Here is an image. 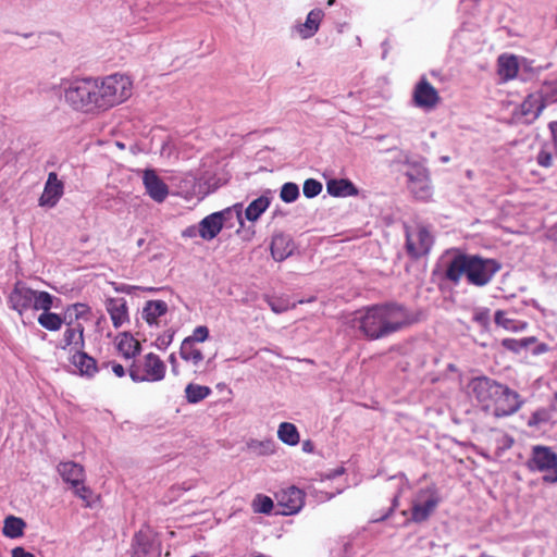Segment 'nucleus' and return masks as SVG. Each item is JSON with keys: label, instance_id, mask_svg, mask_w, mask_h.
Wrapping results in <instances>:
<instances>
[{"label": "nucleus", "instance_id": "nucleus-1", "mask_svg": "<svg viewBox=\"0 0 557 557\" xmlns=\"http://www.w3.org/2000/svg\"><path fill=\"white\" fill-rule=\"evenodd\" d=\"M409 310L399 304L375 305L356 313L354 325L369 339L386 337L413 322Z\"/></svg>", "mask_w": 557, "mask_h": 557}, {"label": "nucleus", "instance_id": "nucleus-2", "mask_svg": "<svg viewBox=\"0 0 557 557\" xmlns=\"http://www.w3.org/2000/svg\"><path fill=\"white\" fill-rule=\"evenodd\" d=\"M500 269L502 264L495 259L458 253L448 262L445 277L457 285L465 276L468 284L483 287L491 283Z\"/></svg>", "mask_w": 557, "mask_h": 557}, {"label": "nucleus", "instance_id": "nucleus-3", "mask_svg": "<svg viewBox=\"0 0 557 557\" xmlns=\"http://www.w3.org/2000/svg\"><path fill=\"white\" fill-rule=\"evenodd\" d=\"M63 98L74 111L86 114L103 112L98 78H77L64 84Z\"/></svg>", "mask_w": 557, "mask_h": 557}, {"label": "nucleus", "instance_id": "nucleus-4", "mask_svg": "<svg viewBox=\"0 0 557 557\" xmlns=\"http://www.w3.org/2000/svg\"><path fill=\"white\" fill-rule=\"evenodd\" d=\"M8 306L20 315L30 308L48 311L53 307V296L48 292L33 290L25 283L18 281L9 294Z\"/></svg>", "mask_w": 557, "mask_h": 557}, {"label": "nucleus", "instance_id": "nucleus-5", "mask_svg": "<svg viewBox=\"0 0 557 557\" xmlns=\"http://www.w3.org/2000/svg\"><path fill=\"white\" fill-rule=\"evenodd\" d=\"M102 110L107 111L132 96L133 83L124 74H112L98 79Z\"/></svg>", "mask_w": 557, "mask_h": 557}, {"label": "nucleus", "instance_id": "nucleus-6", "mask_svg": "<svg viewBox=\"0 0 557 557\" xmlns=\"http://www.w3.org/2000/svg\"><path fill=\"white\" fill-rule=\"evenodd\" d=\"M166 366L156 354L149 352L143 359L134 361L128 369L133 382H160L164 379Z\"/></svg>", "mask_w": 557, "mask_h": 557}, {"label": "nucleus", "instance_id": "nucleus-7", "mask_svg": "<svg viewBox=\"0 0 557 557\" xmlns=\"http://www.w3.org/2000/svg\"><path fill=\"white\" fill-rule=\"evenodd\" d=\"M405 172L407 186L416 199L426 201L432 197L433 189L428 169L419 162L406 161Z\"/></svg>", "mask_w": 557, "mask_h": 557}, {"label": "nucleus", "instance_id": "nucleus-8", "mask_svg": "<svg viewBox=\"0 0 557 557\" xmlns=\"http://www.w3.org/2000/svg\"><path fill=\"white\" fill-rule=\"evenodd\" d=\"M502 383L488 376H476L468 384L469 394L475 398L483 410L490 411L495 403L498 392H502Z\"/></svg>", "mask_w": 557, "mask_h": 557}, {"label": "nucleus", "instance_id": "nucleus-9", "mask_svg": "<svg viewBox=\"0 0 557 557\" xmlns=\"http://www.w3.org/2000/svg\"><path fill=\"white\" fill-rule=\"evenodd\" d=\"M406 251L412 259H419L426 256L434 243L430 230L422 225L406 226Z\"/></svg>", "mask_w": 557, "mask_h": 557}, {"label": "nucleus", "instance_id": "nucleus-10", "mask_svg": "<svg viewBox=\"0 0 557 557\" xmlns=\"http://www.w3.org/2000/svg\"><path fill=\"white\" fill-rule=\"evenodd\" d=\"M233 213L242 222L243 205L236 203L233 208L213 212L203 218L198 224L199 236L206 240L213 239L223 228L225 221L232 218Z\"/></svg>", "mask_w": 557, "mask_h": 557}, {"label": "nucleus", "instance_id": "nucleus-11", "mask_svg": "<svg viewBox=\"0 0 557 557\" xmlns=\"http://www.w3.org/2000/svg\"><path fill=\"white\" fill-rule=\"evenodd\" d=\"M528 467L531 471L545 472V482L557 483V454L549 447L534 446Z\"/></svg>", "mask_w": 557, "mask_h": 557}, {"label": "nucleus", "instance_id": "nucleus-12", "mask_svg": "<svg viewBox=\"0 0 557 557\" xmlns=\"http://www.w3.org/2000/svg\"><path fill=\"white\" fill-rule=\"evenodd\" d=\"M440 503V496L434 487L420 490L412 502L411 520L413 522L425 521Z\"/></svg>", "mask_w": 557, "mask_h": 557}, {"label": "nucleus", "instance_id": "nucleus-13", "mask_svg": "<svg viewBox=\"0 0 557 557\" xmlns=\"http://www.w3.org/2000/svg\"><path fill=\"white\" fill-rule=\"evenodd\" d=\"M502 392H498L495 403L492 407L493 414L497 418L508 417L516 413L521 406L523 400L521 396L507 385H502Z\"/></svg>", "mask_w": 557, "mask_h": 557}, {"label": "nucleus", "instance_id": "nucleus-14", "mask_svg": "<svg viewBox=\"0 0 557 557\" xmlns=\"http://www.w3.org/2000/svg\"><path fill=\"white\" fill-rule=\"evenodd\" d=\"M546 107L544 95L540 91L527 96L519 108L515 111L516 119L524 124L533 123Z\"/></svg>", "mask_w": 557, "mask_h": 557}, {"label": "nucleus", "instance_id": "nucleus-15", "mask_svg": "<svg viewBox=\"0 0 557 557\" xmlns=\"http://www.w3.org/2000/svg\"><path fill=\"white\" fill-rule=\"evenodd\" d=\"M441 98L437 90L425 77H422L416 84L412 92V101L417 108L430 111L438 104Z\"/></svg>", "mask_w": 557, "mask_h": 557}, {"label": "nucleus", "instance_id": "nucleus-16", "mask_svg": "<svg viewBox=\"0 0 557 557\" xmlns=\"http://www.w3.org/2000/svg\"><path fill=\"white\" fill-rule=\"evenodd\" d=\"M304 504L305 494L298 487H288L277 495V505L282 508V515L289 516L297 513L302 508Z\"/></svg>", "mask_w": 557, "mask_h": 557}, {"label": "nucleus", "instance_id": "nucleus-17", "mask_svg": "<svg viewBox=\"0 0 557 557\" xmlns=\"http://www.w3.org/2000/svg\"><path fill=\"white\" fill-rule=\"evenodd\" d=\"M64 194V184L58 178L57 173L50 172L39 198V206L54 207Z\"/></svg>", "mask_w": 557, "mask_h": 557}, {"label": "nucleus", "instance_id": "nucleus-18", "mask_svg": "<svg viewBox=\"0 0 557 557\" xmlns=\"http://www.w3.org/2000/svg\"><path fill=\"white\" fill-rule=\"evenodd\" d=\"M143 183L147 194L157 202H162L169 195L168 185L157 175L153 170H146L143 175Z\"/></svg>", "mask_w": 557, "mask_h": 557}, {"label": "nucleus", "instance_id": "nucleus-19", "mask_svg": "<svg viewBox=\"0 0 557 557\" xmlns=\"http://www.w3.org/2000/svg\"><path fill=\"white\" fill-rule=\"evenodd\" d=\"M323 16L321 9H313L308 13L306 21L295 25L293 29L301 39H309L318 33Z\"/></svg>", "mask_w": 557, "mask_h": 557}, {"label": "nucleus", "instance_id": "nucleus-20", "mask_svg": "<svg viewBox=\"0 0 557 557\" xmlns=\"http://www.w3.org/2000/svg\"><path fill=\"white\" fill-rule=\"evenodd\" d=\"M57 471L62 480L70 486L85 482V469L75 461H62L57 466Z\"/></svg>", "mask_w": 557, "mask_h": 557}, {"label": "nucleus", "instance_id": "nucleus-21", "mask_svg": "<svg viewBox=\"0 0 557 557\" xmlns=\"http://www.w3.org/2000/svg\"><path fill=\"white\" fill-rule=\"evenodd\" d=\"M295 248V244L289 235L278 233L273 235L271 240V255L275 261H283L288 258Z\"/></svg>", "mask_w": 557, "mask_h": 557}, {"label": "nucleus", "instance_id": "nucleus-22", "mask_svg": "<svg viewBox=\"0 0 557 557\" xmlns=\"http://www.w3.org/2000/svg\"><path fill=\"white\" fill-rule=\"evenodd\" d=\"M106 309L115 329L121 327L129 320L127 302L124 298H108Z\"/></svg>", "mask_w": 557, "mask_h": 557}, {"label": "nucleus", "instance_id": "nucleus-23", "mask_svg": "<svg viewBox=\"0 0 557 557\" xmlns=\"http://www.w3.org/2000/svg\"><path fill=\"white\" fill-rule=\"evenodd\" d=\"M168 304L163 300H148L143 308V319L150 325H158V319L168 312Z\"/></svg>", "mask_w": 557, "mask_h": 557}, {"label": "nucleus", "instance_id": "nucleus-24", "mask_svg": "<svg viewBox=\"0 0 557 557\" xmlns=\"http://www.w3.org/2000/svg\"><path fill=\"white\" fill-rule=\"evenodd\" d=\"M71 346H75L76 348L84 347V327L81 323L69 325L63 333L62 341L57 345L58 348L63 350Z\"/></svg>", "mask_w": 557, "mask_h": 557}, {"label": "nucleus", "instance_id": "nucleus-25", "mask_svg": "<svg viewBox=\"0 0 557 557\" xmlns=\"http://www.w3.org/2000/svg\"><path fill=\"white\" fill-rule=\"evenodd\" d=\"M326 190L331 196L334 197H349L358 195V188L352 184L351 181L346 178H333L327 181Z\"/></svg>", "mask_w": 557, "mask_h": 557}, {"label": "nucleus", "instance_id": "nucleus-26", "mask_svg": "<svg viewBox=\"0 0 557 557\" xmlns=\"http://www.w3.org/2000/svg\"><path fill=\"white\" fill-rule=\"evenodd\" d=\"M498 75L504 82L513 79L519 70L518 58L512 54H502L497 60Z\"/></svg>", "mask_w": 557, "mask_h": 557}, {"label": "nucleus", "instance_id": "nucleus-27", "mask_svg": "<svg viewBox=\"0 0 557 557\" xmlns=\"http://www.w3.org/2000/svg\"><path fill=\"white\" fill-rule=\"evenodd\" d=\"M71 362L81 375L92 376L98 371L96 360L81 350L72 356Z\"/></svg>", "mask_w": 557, "mask_h": 557}, {"label": "nucleus", "instance_id": "nucleus-28", "mask_svg": "<svg viewBox=\"0 0 557 557\" xmlns=\"http://www.w3.org/2000/svg\"><path fill=\"white\" fill-rule=\"evenodd\" d=\"M117 349L123 357L131 359L140 352L141 346L129 333H122L117 337Z\"/></svg>", "mask_w": 557, "mask_h": 557}, {"label": "nucleus", "instance_id": "nucleus-29", "mask_svg": "<svg viewBox=\"0 0 557 557\" xmlns=\"http://www.w3.org/2000/svg\"><path fill=\"white\" fill-rule=\"evenodd\" d=\"M180 357L186 362H191L195 367H198L205 358L202 351L196 347V344L185 338L180 347Z\"/></svg>", "mask_w": 557, "mask_h": 557}, {"label": "nucleus", "instance_id": "nucleus-30", "mask_svg": "<svg viewBox=\"0 0 557 557\" xmlns=\"http://www.w3.org/2000/svg\"><path fill=\"white\" fill-rule=\"evenodd\" d=\"M271 198L267 195H262L257 199L252 200L245 210V218L250 221H257L261 214L269 208Z\"/></svg>", "mask_w": 557, "mask_h": 557}, {"label": "nucleus", "instance_id": "nucleus-31", "mask_svg": "<svg viewBox=\"0 0 557 557\" xmlns=\"http://www.w3.org/2000/svg\"><path fill=\"white\" fill-rule=\"evenodd\" d=\"M25 527L22 518L9 516L4 519L2 532L9 539H17L24 534Z\"/></svg>", "mask_w": 557, "mask_h": 557}, {"label": "nucleus", "instance_id": "nucleus-32", "mask_svg": "<svg viewBox=\"0 0 557 557\" xmlns=\"http://www.w3.org/2000/svg\"><path fill=\"white\" fill-rule=\"evenodd\" d=\"M249 451L256 456H269L275 453L276 443L273 438L262 441L250 440L247 443Z\"/></svg>", "mask_w": 557, "mask_h": 557}, {"label": "nucleus", "instance_id": "nucleus-33", "mask_svg": "<svg viewBox=\"0 0 557 557\" xmlns=\"http://www.w3.org/2000/svg\"><path fill=\"white\" fill-rule=\"evenodd\" d=\"M277 437L289 446H295L299 443V432L297 428L289 422H282L278 425Z\"/></svg>", "mask_w": 557, "mask_h": 557}, {"label": "nucleus", "instance_id": "nucleus-34", "mask_svg": "<svg viewBox=\"0 0 557 557\" xmlns=\"http://www.w3.org/2000/svg\"><path fill=\"white\" fill-rule=\"evenodd\" d=\"M211 394V388L205 385L189 383L185 388V397L189 404H197Z\"/></svg>", "mask_w": 557, "mask_h": 557}, {"label": "nucleus", "instance_id": "nucleus-35", "mask_svg": "<svg viewBox=\"0 0 557 557\" xmlns=\"http://www.w3.org/2000/svg\"><path fill=\"white\" fill-rule=\"evenodd\" d=\"M495 323L505 330L513 332L522 331L525 327V323L508 318L507 313L503 310L495 312Z\"/></svg>", "mask_w": 557, "mask_h": 557}, {"label": "nucleus", "instance_id": "nucleus-36", "mask_svg": "<svg viewBox=\"0 0 557 557\" xmlns=\"http://www.w3.org/2000/svg\"><path fill=\"white\" fill-rule=\"evenodd\" d=\"M38 323L48 331H59L63 324V319L58 313L48 310L38 317Z\"/></svg>", "mask_w": 557, "mask_h": 557}, {"label": "nucleus", "instance_id": "nucleus-37", "mask_svg": "<svg viewBox=\"0 0 557 557\" xmlns=\"http://www.w3.org/2000/svg\"><path fill=\"white\" fill-rule=\"evenodd\" d=\"M134 545V557H158L153 545L141 536L137 535Z\"/></svg>", "mask_w": 557, "mask_h": 557}, {"label": "nucleus", "instance_id": "nucleus-38", "mask_svg": "<svg viewBox=\"0 0 557 557\" xmlns=\"http://www.w3.org/2000/svg\"><path fill=\"white\" fill-rule=\"evenodd\" d=\"M265 301L271 308V310L275 313H283L295 307L294 304L289 301L286 297H271L267 296Z\"/></svg>", "mask_w": 557, "mask_h": 557}, {"label": "nucleus", "instance_id": "nucleus-39", "mask_svg": "<svg viewBox=\"0 0 557 557\" xmlns=\"http://www.w3.org/2000/svg\"><path fill=\"white\" fill-rule=\"evenodd\" d=\"M273 506V500L269 496L262 494H258L252 500V509L258 513H270Z\"/></svg>", "mask_w": 557, "mask_h": 557}, {"label": "nucleus", "instance_id": "nucleus-40", "mask_svg": "<svg viewBox=\"0 0 557 557\" xmlns=\"http://www.w3.org/2000/svg\"><path fill=\"white\" fill-rule=\"evenodd\" d=\"M280 197L286 203L294 202L299 197L298 185L292 182L285 183L281 188Z\"/></svg>", "mask_w": 557, "mask_h": 557}, {"label": "nucleus", "instance_id": "nucleus-41", "mask_svg": "<svg viewBox=\"0 0 557 557\" xmlns=\"http://www.w3.org/2000/svg\"><path fill=\"white\" fill-rule=\"evenodd\" d=\"M302 191L307 198L317 197L322 191V184L314 178H308L304 183Z\"/></svg>", "mask_w": 557, "mask_h": 557}, {"label": "nucleus", "instance_id": "nucleus-42", "mask_svg": "<svg viewBox=\"0 0 557 557\" xmlns=\"http://www.w3.org/2000/svg\"><path fill=\"white\" fill-rule=\"evenodd\" d=\"M209 338V329L206 325H199L194 329L193 334L185 337L190 343H203Z\"/></svg>", "mask_w": 557, "mask_h": 557}, {"label": "nucleus", "instance_id": "nucleus-43", "mask_svg": "<svg viewBox=\"0 0 557 557\" xmlns=\"http://www.w3.org/2000/svg\"><path fill=\"white\" fill-rule=\"evenodd\" d=\"M175 331L172 329L166 330L164 333L160 334L154 346L160 350H165L173 342Z\"/></svg>", "mask_w": 557, "mask_h": 557}, {"label": "nucleus", "instance_id": "nucleus-44", "mask_svg": "<svg viewBox=\"0 0 557 557\" xmlns=\"http://www.w3.org/2000/svg\"><path fill=\"white\" fill-rule=\"evenodd\" d=\"M472 320L478 323L482 327H487L491 321L490 309L487 308H478L473 312Z\"/></svg>", "mask_w": 557, "mask_h": 557}, {"label": "nucleus", "instance_id": "nucleus-45", "mask_svg": "<svg viewBox=\"0 0 557 557\" xmlns=\"http://www.w3.org/2000/svg\"><path fill=\"white\" fill-rule=\"evenodd\" d=\"M71 488L73 490L74 494L77 497L86 502L87 506L90 505L92 492L88 486L85 485V482L78 483L77 485H73L71 486Z\"/></svg>", "mask_w": 557, "mask_h": 557}, {"label": "nucleus", "instance_id": "nucleus-46", "mask_svg": "<svg viewBox=\"0 0 557 557\" xmlns=\"http://www.w3.org/2000/svg\"><path fill=\"white\" fill-rule=\"evenodd\" d=\"M523 345H524V343L521 342V338L520 339L504 338L502 341V346L504 348H506L507 350L517 352V354L520 352L521 350H523Z\"/></svg>", "mask_w": 557, "mask_h": 557}, {"label": "nucleus", "instance_id": "nucleus-47", "mask_svg": "<svg viewBox=\"0 0 557 557\" xmlns=\"http://www.w3.org/2000/svg\"><path fill=\"white\" fill-rule=\"evenodd\" d=\"M548 420V413L541 409V410H536L535 412L532 413L528 424L530 426H537L544 422H546Z\"/></svg>", "mask_w": 557, "mask_h": 557}, {"label": "nucleus", "instance_id": "nucleus-48", "mask_svg": "<svg viewBox=\"0 0 557 557\" xmlns=\"http://www.w3.org/2000/svg\"><path fill=\"white\" fill-rule=\"evenodd\" d=\"M537 163L541 165V166H544V168H548L552 165V156L550 153L546 152V151H541L539 154H537Z\"/></svg>", "mask_w": 557, "mask_h": 557}, {"label": "nucleus", "instance_id": "nucleus-49", "mask_svg": "<svg viewBox=\"0 0 557 557\" xmlns=\"http://www.w3.org/2000/svg\"><path fill=\"white\" fill-rule=\"evenodd\" d=\"M399 495H395L392 500V506L388 508L387 512L381 516L380 518L375 519V521H383L385 520L398 506Z\"/></svg>", "mask_w": 557, "mask_h": 557}, {"label": "nucleus", "instance_id": "nucleus-50", "mask_svg": "<svg viewBox=\"0 0 557 557\" xmlns=\"http://www.w3.org/2000/svg\"><path fill=\"white\" fill-rule=\"evenodd\" d=\"M12 557H36L34 554L25 550L23 547H15L11 552Z\"/></svg>", "mask_w": 557, "mask_h": 557}, {"label": "nucleus", "instance_id": "nucleus-51", "mask_svg": "<svg viewBox=\"0 0 557 557\" xmlns=\"http://www.w3.org/2000/svg\"><path fill=\"white\" fill-rule=\"evenodd\" d=\"M135 289H143V290H147V292L156 290V288H153V287H140V286H135V285H125V286H123V288L121 290L125 292L127 294H131Z\"/></svg>", "mask_w": 557, "mask_h": 557}, {"label": "nucleus", "instance_id": "nucleus-52", "mask_svg": "<svg viewBox=\"0 0 557 557\" xmlns=\"http://www.w3.org/2000/svg\"><path fill=\"white\" fill-rule=\"evenodd\" d=\"M549 350V346L545 343L537 344L532 350L533 355H542Z\"/></svg>", "mask_w": 557, "mask_h": 557}, {"label": "nucleus", "instance_id": "nucleus-53", "mask_svg": "<svg viewBox=\"0 0 557 557\" xmlns=\"http://www.w3.org/2000/svg\"><path fill=\"white\" fill-rule=\"evenodd\" d=\"M112 371L117 377H123L125 375V369L122 364L113 362Z\"/></svg>", "mask_w": 557, "mask_h": 557}, {"label": "nucleus", "instance_id": "nucleus-54", "mask_svg": "<svg viewBox=\"0 0 557 557\" xmlns=\"http://www.w3.org/2000/svg\"><path fill=\"white\" fill-rule=\"evenodd\" d=\"M169 362L171 363L172 366V372L177 375L178 374V369H177V360H176V355L174 352H172L170 356H169Z\"/></svg>", "mask_w": 557, "mask_h": 557}, {"label": "nucleus", "instance_id": "nucleus-55", "mask_svg": "<svg viewBox=\"0 0 557 557\" xmlns=\"http://www.w3.org/2000/svg\"><path fill=\"white\" fill-rule=\"evenodd\" d=\"M87 309H88L87 306L84 304H75L74 305V310H75L76 317H79L83 313H85L87 311Z\"/></svg>", "mask_w": 557, "mask_h": 557}, {"label": "nucleus", "instance_id": "nucleus-56", "mask_svg": "<svg viewBox=\"0 0 557 557\" xmlns=\"http://www.w3.org/2000/svg\"><path fill=\"white\" fill-rule=\"evenodd\" d=\"M521 342L524 343L523 349H527L530 345L536 343V338L533 337V336H531V337H523V338H521Z\"/></svg>", "mask_w": 557, "mask_h": 557}, {"label": "nucleus", "instance_id": "nucleus-57", "mask_svg": "<svg viewBox=\"0 0 557 557\" xmlns=\"http://www.w3.org/2000/svg\"><path fill=\"white\" fill-rule=\"evenodd\" d=\"M196 232H198V227L197 228L196 227H188L187 230H185L183 232V235L184 236H188V237H193V236L196 235Z\"/></svg>", "mask_w": 557, "mask_h": 557}, {"label": "nucleus", "instance_id": "nucleus-58", "mask_svg": "<svg viewBox=\"0 0 557 557\" xmlns=\"http://www.w3.org/2000/svg\"><path fill=\"white\" fill-rule=\"evenodd\" d=\"M313 449L312 443L310 441H306L302 443V450L307 453H311Z\"/></svg>", "mask_w": 557, "mask_h": 557}, {"label": "nucleus", "instance_id": "nucleus-59", "mask_svg": "<svg viewBox=\"0 0 557 557\" xmlns=\"http://www.w3.org/2000/svg\"><path fill=\"white\" fill-rule=\"evenodd\" d=\"M549 129H550L553 136L556 138V136H557V122H552L549 124Z\"/></svg>", "mask_w": 557, "mask_h": 557}, {"label": "nucleus", "instance_id": "nucleus-60", "mask_svg": "<svg viewBox=\"0 0 557 557\" xmlns=\"http://www.w3.org/2000/svg\"><path fill=\"white\" fill-rule=\"evenodd\" d=\"M189 557H212V556L207 552H198Z\"/></svg>", "mask_w": 557, "mask_h": 557}, {"label": "nucleus", "instance_id": "nucleus-61", "mask_svg": "<svg viewBox=\"0 0 557 557\" xmlns=\"http://www.w3.org/2000/svg\"><path fill=\"white\" fill-rule=\"evenodd\" d=\"M440 160H441V162H442V163H447V162H449V161H450V158H449L448 156H442V157L440 158Z\"/></svg>", "mask_w": 557, "mask_h": 557}, {"label": "nucleus", "instance_id": "nucleus-62", "mask_svg": "<svg viewBox=\"0 0 557 557\" xmlns=\"http://www.w3.org/2000/svg\"><path fill=\"white\" fill-rule=\"evenodd\" d=\"M144 243H145V239L140 238V239L137 240V246L141 247L144 245Z\"/></svg>", "mask_w": 557, "mask_h": 557}, {"label": "nucleus", "instance_id": "nucleus-63", "mask_svg": "<svg viewBox=\"0 0 557 557\" xmlns=\"http://www.w3.org/2000/svg\"><path fill=\"white\" fill-rule=\"evenodd\" d=\"M334 3H335V0H329V1H327V4H329V5H333Z\"/></svg>", "mask_w": 557, "mask_h": 557}]
</instances>
